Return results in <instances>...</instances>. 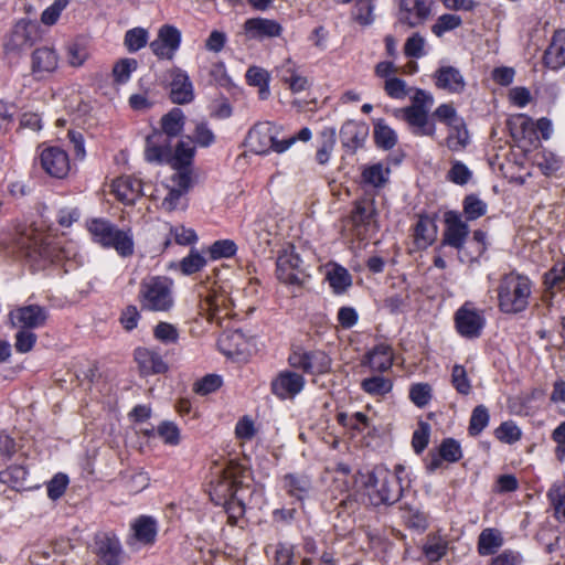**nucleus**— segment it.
<instances>
[{"mask_svg": "<svg viewBox=\"0 0 565 565\" xmlns=\"http://www.w3.org/2000/svg\"><path fill=\"white\" fill-rule=\"evenodd\" d=\"M455 328L465 339H477L481 335L486 326L483 310L477 308L473 302L466 301L457 309L454 316Z\"/></svg>", "mask_w": 565, "mask_h": 565, "instance_id": "nucleus-6", "label": "nucleus"}, {"mask_svg": "<svg viewBox=\"0 0 565 565\" xmlns=\"http://www.w3.org/2000/svg\"><path fill=\"white\" fill-rule=\"evenodd\" d=\"M438 452L440 454L441 458L448 462H457L462 457L459 443L452 438L445 439L440 444Z\"/></svg>", "mask_w": 565, "mask_h": 565, "instance_id": "nucleus-63", "label": "nucleus"}, {"mask_svg": "<svg viewBox=\"0 0 565 565\" xmlns=\"http://www.w3.org/2000/svg\"><path fill=\"white\" fill-rule=\"evenodd\" d=\"M288 363L292 369L309 374H326L331 370V358L321 350L294 351L288 356Z\"/></svg>", "mask_w": 565, "mask_h": 565, "instance_id": "nucleus-7", "label": "nucleus"}, {"mask_svg": "<svg viewBox=\"0 0 565 565\" xmlns=\"http://www.w3.org/2000/svg\"><path fill=\"white\" fill-rule=\"evenodd\" d=\"M47 318L49 311L39 305L20 306L9 313L12 327L26 330L42 328Z\"/></svg>", "mask_w": 565, "mask_h": 565, "instance_id": "nucleus-14", "label": "nucleus"}, {"mask_svg": "<svg viewBox=\"0 0 565 565\" xmlns=\"http://www.w3.org/2000/svg\"><path fill=\"white\" fill-rule=\"evenodd\" d=\"M366 494L372 505L393 504L399 500L402 488L397 484L391 470L375 467L365 482Z\"/></svg>", "mask_w": 565, "mask_h": 565, "instance_id": "nucleus-3", "label": "nucleus"}, {"mask_svg": "<svg viewBox=\"0 0 565 565\" xmlns=\"http://www.w3.org/2000/svg\"><path fill=\"white\" fill-rule=\"evenodd\" d=\"M369 136V127L364 122L348 120L340 129L342 146L351 152L362 148Z\"/></svg>", "mask_w": 565, "mask_h": 565, "instance_id": "nucleus-26", "label": "nucleus"}, {"mask_svg": "<svg viewBox=\"0 0 565 565\" xmlns=\"http://www.w3.org/2000/svg\"><path fill=\"white\" fill-rule=\"evenodd\" d=\"M469 143L470 135L465 120H457L456 124L448 127L445 145L450 151H463Z\"/></svg>", "mask_w": 565, "mask_h": 565, "instance_id": "nucleus-33", "label": "nucleus"}, {"mask_svg": "<svg viewBox=\"0 0 565 565\" xmlns=\"http://www.w3.org/2000/svg\"><path fill=\"white\" fill-rule=\"evenodd\" d=\"M532 295L529 277L511 271L503 275L497 287L498 307L503 313L516 315L526 310Z\"/></svg>", "mask_w": 565, "mask_h": 565, "instance_id": "nucleus-1", "label": "nucleus"}, {"mask_svg": "<svg viewBox=\"0 0 565 565\" xmlns=\"http://www.w3.org/2000/svg\"><path fill=\"white\" fill-rule=\"evenodd\" d=\"M305 377L291 370H282L271 380L270 391L279 399H294L305 387Z\"/></svg>", "mask_w": 565, "mask_h": 565, "instance_id": "nucleus-13", "label": "nucleus"}, {"mask_svg": "<svg viewBox=\"0 0 565 565\" xmlns=\"http://www.w3.org/2000/svg\"><path fill=\"white\" fill-rule=\"evenodd\" d=\"M472 177L471 170L461 161L455 160L451 162V168L447 172L448 181L458 184H467Z\"/></svg>", "mask_w": 565, "mask_h": 565, "instance_id": "nucleus-56", "label": "nucleus"}, {"mask_svg": "<svg viewBox=\"0 0 565 565\" xmlns=\"http://www.w3.org/2000/svg\"><path fill=\"white\" fill-rule=\"evenodd\" d=\"M391 169L382 162L364 166L361 178L362 183L375 189H381L390 180Z\"/></svg>", "mask_w": 565, "mask_h": 565, "instance_id": "nucleus-34", "label": "nucleus"}, {"mask_svg": "<svg viewBox=\"0 0 565 565\" xmlns=\"http://www.w3.org/2000/svg\"><path fill=\"white\" fill-rule=\"evenodd\" d=\"M192 184L190 173L175 172L170 184L167 185L168 193L162 201V207L167 211H173L181 205L182 198L188 193Z\"/></svg>", "mask_w": 565, "mask_h": 565, "instance_id": "nucleus-23", "label": "nucleus"}, {"mask_svg": "<svg viewBox=\"0 0 565 565\" xmlns=\"http://www.w3.org/2000/svg\"><path fill=\"white\" fill-rule=\"evenodd\" d=\"M269 73L258 66H250L246 72V81L249 85L258 87V96L262 100L268 98L269 90Z\"/></svg>", "mask_w": 565, "mask_h": 565, "instance_id": "nucleus-41", "label": "nucleus"}, {"mask_svg": "<svg viewBox=\"0 0 565 565\" xmlns=\"http://www.w3.org/2000/svg\"><path fill=\"white\" fill-rule=\"evenodd\" d=\"M494 434L500 441L505 444H513L522 436L521 429L511 420L502 423Z\"/></svg>", "mask_w": 565, "mask_h": 565, "instance_id": "nucleus-59", "label": "nucleus"}, {"mask_svg": "<svg viewBox=\"0 0 565 565\" xmlns=\"http://www.w3.org/2000/svg\"><path fill=\"white\" fill-rule=\"evenodd\" d=\"M282 487L290 497L303 501L311 490V480L307 475L287 473L282 479Z\"/></svg>", "mask_w": 565, "mask_h": 565, "instance_id": "nucleus-32", "label": "nucleus"}, {"mask_svg": "<svg viewBox=\"0 0 565 565\" xmlns=\"http://www.w3.org/2000/svg\"><path fill=\"white\" fill-rule=\"evenodd\" d=\"M327 279L335 294H343L352 284L351 275L343 267L329 270Z\"/></svg>", "mask_w": 565, "mask_h": 565, "instance_id": "nucleus-48", "label": "nucleus"}, {"mask_svg": "<svg viewBox=\"0 0 565 565\" xmlns=\"http://www.w3.org/2000/svg\"><path fill=\"white\" fill-rule=\"evenodd\" d=\"M274 132L275 124L270 121L257 124L249 130L248 140L255 152L268 154V146Z\"/></svg>", "mask_w": 565, "mask_h": 565, "instance_id": "nucleus-31", "label": "nucleus"}, {"mask_svg": "<svg viewBox=\"0 0 565 565\" xmlns=\"http://www.w3.org/2000/svg\"><path fill=\"white\" fill-rule=\"evenodd\" d=\"M361 388L369 395L383 396L393 388V382L384 376L375 375L366 377L361 382Z\"/></svg>", "mask_w": 565, "mask_h": 565, "instance_id": "nucleus-45", "label": "nucleus"}, {"mask_svg": "<svg viewBox=\"0 0 565 565\" xmlns=\"http://www.w3.org/2000/svg\"><path fill=\"white\" fill-rule=\"evenodd\" d=\"M138 62L135 58H122L113 68L114 81L125 84L130 79L131 73L137 70Z\"/></svg>", "mask_w": 565, "mask_h": 565, "instance_id": "nucleus-54", "label": "nucleus"}, {"mask_svg": "<svg viewBox=\"0 0 565 565\" xmlns=\"http://www.w3.org/2000/svg\"><path fill=\"white\" fill-rule=\"evenodd\" d=\"M547 498L554 511V518L558 522H565V484H553L547 492Z\"/></svg>", "mask_w": 565, "mask_h": 565, "instance_id": "nucleus-46", "label": "nucleus"}, {"mask_svg": "<svg viewBox=\"0 0 565 565\" xmlns=\"http://www.w3.org/2000/svg\"><path fill=\"white\" fill-rule=\"evenodd\" d=\"M444 224L443 244L449 247H462L469 235V226L462 215L457 211H447L444 213Z\"/></svg>", "mask_w": 565, "mask_h": 565, "instance_id": "nucleus-17", "label": "nucleus"}, {"mask_svg": "<svg viewBox=\"0 0 565 565\" xmlns=\"http://www.w3.org/2000/svg\"><path fill=\"white\" fill-rule=\"evenodd\" d=\"M93 552L97 557V565H122L125 559L119 539L109 532L95 535Z\"/></svg>", "mask_w": 565, "mask_h": 565, "instance_id": "nucleus-8", "label": "nucleus"}, {"mask_svg": "<svg viewBox=\"0 0 565 565\" xmlns=\"http://www.w3.org/2000/svg\"><path fill=\"white\" fill-rule=\"evenodd\" d=\"M86 227L94 243L104 247H132L134 237L130 227H118L106 218H92Z\"/></svg>", "mask_w": 565, "mask_h": 565, "instance_id": "nucleus-4", "label": "nucleus"}, {"mask_svg": "<svg viewBox=\"0 0 565 565\" xmlns=\"http://www.w3.org/2000/svg\"><path fill=\"white\" fill-rule=\"evenodd\" d=\"M431 397L433 388L428 383H416L409 388V398L419 408L427 406Z\"/></svg>", "mask_w": 565, "mask_h": 565, "instance_id": "nucleus-55", "label": "nucleus"}, {"mask_svg": "<svg viewBox=\"0 0 565 565\" xmlns=\"http://www.w3.org/2000/svg\"><path fill=\"white\" fill-rule=\"evenodd\" d=\"M170 98L178 105L189 104L194 99L193 84L188 73L181 68L171 71Z\"/></svg>", "mask_w": 565, "mask_h": 565, "instance_id": "nucleus-24", "label": "nucleus"}, {"mask_svg": "<svg viewBox=\"0 0 565 565\" xmlns=\"http://www.w3.org/2000/svg\"><path fill=\"white\" fill-rule=\"evenodd\" d=\"M134 540L143 545L154 542L157 535L156 521L150 516H140L131 525Z\"/></svg>", "mask_w": 565, "mask_h": 565, "instance_id": "nucleus-37", "label": "nucleus"}, {"mask_svg": "<svg viewBox=\"0 0 565 565\" xmlns=\"http://www.w3.org/2000/svg\"><path fill=\"white\" fill-rule=\"evenodd\" d=\"M185 117L180 108H172L161 118L162 132L169 139L179 136L184 128Z\"/></svg>", "mask_w": 565, "mask_h": 565, "instance_id": "nucleus-39", "label": "nucleus"}, {"mask_svg": "<svg viewBox=\"0 0 565 565\" xmlns=\"http://www.w3.org/2000/svg\"><path fill=\"white\" fill-rule=\"evenodd\" d=\"M149 39V33L143 28H134L125 34V46L131 53L137 52L146 46Z\"/></svg>", "mask_w": 565, "mask_h": 565, "instance_id": "nucleus-52", "label": "nucleus"}, {"mask_svg": "<svg viewBox=\"0 0 565 565\" xmlns=\"http://www.w3.org/2000/svg\"><path fill=\"white\" fill-rule=\"evenodd\" d=\"M277 277L287 285L300 286L303 281V260L295 249H282L277 257Z\"/></svg>", "mask_w": 565, "mask_h": 565, "instance_id": "nucleus-10", "label": "nucleus"}, {"mask_svg": "<svg viewBox=\"0 0 565 565\" xmlns=\"http://www.w3.org/2000/svg\"><path fill=\"white\" fill-rule=\"evenodd\" d=\"M60 57L52 46H40L31 54V74L38 81L47 78L58 67Z\"/></svg>", "mask_w": 565, "mask_h": 565, "instance_id": "nucleus-16", "label": "nucleus"}, {"mask_svg": "<svg viewBox=\"0 0 565 565\" xmlns=\"http://www.w3.org/2000/svg\"><path fill=\"white\" fill-rule=\"evenodd\" d=\"M374 9L373 0H355L351 18L360 25H371L375 20Z\"/></svg>", "mask_w": 565, "mask_h": 565, "instance_id": "nucleus-44", "label": "nucleus"}, {"mask_svg": "<svg viewBox=\"0 0 565 565\" xmlns=\"http://www.w3.org/2000/svg\"><path fill=\"white\" fill-rule=\"evenodd\" d=\"M434 84L438 89L448 94H461L467 83L459 68L451 65H440L433 74Z\"/></svg>", "mask_w": 565, "mask_h": 565, "instance_id": "nucleus-21", "label": "nucleus"}, {"mask_svg": "<svg viewBox=\"0 0 565 565\" xmlns=\"http://www.w3.org/2000/svg\"><path fill=\"white\" fill-rule=\"evenodd\" d=\"M215 491L220 492L226 503V512L228 513V521L231 524L236 523V519L244 513V505L242 502L234 500L236 491L232 481L225 480L217 484Z\"/></svg>", "mask_w": 565, "mask_h": 565, "instance_id": "nucleus-35", "label": "nucleus"}, {"mask_svg": "<svg viewBox=\"0 0 565 565\" xmlns=\"http://www.w3.org/2000/svg\"><path fill=\"white\" fill-rule=\"evenodd\" d=\"M138 301L142 310L168 312L174 307V281L167 276H148L139 285Z\"/></svg>", "mask_w": 565, "mask_h": 565, "instance_id": "nucleus-2", "label": "nucleus"}, {"mask_svg": "<svg viewBox=\"0 0 565 565\" xmlns=\"http://www.w3.org/2000/svg\"><path fill=\"white\" fill-rule=\"evenodd\" d=\"M40 40L41 31L39 24L31 20L21 19L6 35L2 49L7 56L18 57Z\"/></svg>", "mask_w": 565, "mask_h": 565, "instance_id": "nucleus-5", "label": "nucleus"}, {"mask_svg": "<svg viewBox=\"0 0 565 565\" xmlns=\"http://www.w3.org/2000/svg\"><path fill=\"white\" fill-rule=\"evenodd\" d=\"M41 166L51 177L63 179L71 169L70 158L60 147H47L40 154Z\"/></svg>", "mask_w": 565, "mask_h": 565, "instance_id": "nucleus-18", "label": "nucleus"}, {"mask_svg": "<svg viewBox=\"0 0 565 565\" xmlns=\"http://www.w3.org/2000/svg\"><path fill=\"white\" fill-rule=\"evenodd\" d=\"M433 0H399L397 21L409 28L425 23L431 14Z\"/></svg>", "mask_w": 565, "mask_h": 565, "instance_id": "nucleus-12", "label": "nucleus"}, {"mask_svg": "<svg viewBox=\"0 0 565 565\" xmlns=\"http://www.w3.org/2000/svg\"><path fill=\"white\" fill-rule=\"evenodd\" d=\"M489 412L483 405H478L472 411L469 422V434L471 436H478L489 424Z\"/></svg>", "mask_w": 565, "mask_h": 565, "instance_id": "nucleus-53", "label": "nucleus"}, {"mask_svg": "<svg viewBox=\"0 0 565 565\" xmlns=\"http://www.w3.org/2000/svg\"><path fill=\"white\" fill-rule=\"evenodd\" d=\"M393 362L394 352L392 347L386 343H380L364 355L362 364L369 365L373 372L384 373L392 367Z\"/></svg>", "mask_w": 565, "mask_h": 565, "instance_id": "nucleus-28", "label": "nucleus"}, {"mask_svg": "<svg viewBox=\"0 0 565 565\" xmlns=\"http://www.w3.org/2000/svg\"><path fill=\"white\" fill-rule=\"evenodd\" d=\"M134 355L140 373L145 376L162 374L168 371V364L160 353L153 349L137 348Z\"/></svg>", "mask_w": 565, "mask_h": 565, "instance_id": "nucleus-25", "label": "nucleus"}, {"mask_svg": "<svg viewBox=\"0 0 565 565\" xmlns=\"http://www.w3.org/2000/svg\"><path fill=\"white\" fill-rule=\"evenodd\" d=\"M451 384L459 394L468 395L471 392V383L465 366L460 364L452 366Z\"/></svg>", "mask_w": 565, "mask_h": 565, "instance_id": "nucleus-57", "label": "nucleus"}, {"mask_svg": "<svg viewBox=\"0 0 565 565\" xmlns=\"http://www.w3.org/2000/svg\"><path fill=\"white\" fill-rule=\"evenodd\" d=\"M374 140L379 148L391 150L396 146L398 137L396 131L381 119L374 125Z\"/></svg>", "mask_w": 565, "mask_h": 565, "instance_id": "nucleus-43", "label": "nucleus"}, {"mask_svg": "<svg viewBox=\"0 0 565 565\" xmlns=\"http://www.w3.org/2000/svg\"><path fill=\"white\" fill-rule=\"evenodd\" d=\"M430 426L428 423L420 422L412 437V446L416 454H422L429 443Z\"/></svg>", "mask_w": 565, "mask_h": 565, "instance_id": "nucleus-62", "label": "nucleus"}, {"mask_svg": "<svg viewBox=\"0 0 565 565\" xmlns=\"http://www.w3.org/2000/svg\"><path fill=\"white\" fill-rule=\"evenodd\" d=\"M543 62L553 71L565 67V29L554 32L551 43L544 52Z\"/></svg>", "mask_w": 565, "mask_h": 565, "instance_id": "nucleus-27", "label": "nucleus"}, {"mask_svg": "<svg viewBox=\"0 0 565 565\" xmlns=\"http://www.w3.org/2000/svg\"><path fill=\"white\" fill-rule=\"evenodd\" d=\"M557 270L550 269L544 275V292L543 300L551 302L556 291H561L565 288V280L557 274Z\"/></svg>", "mask_w": 565, "mask_h": 565, "instance_id": "nucleus-51", "label": "nucleus"}, {"mask_svg": "<svg viewBox=\"0 0 565 565\" xmlns=\"http://www.w3.org/2000/svg\"><path fill=\"white\" fill-rule=\"evenodd\" d=\"M236 249H191L188 256L182 258L178 264L172 263L170 268H178L181 274L189 276L200 271L207 263L206 255L210 258H230L233 257Z\"/></svg>", "mask_w": 565, "mask_h": 565, "instance_id": "nucleus-11", "label": "nucleus"}, {"mask_svg": "<svg viewBox=\"0 0 565 565\" xmlns=\"http://www.w3.org/2000/svg\"><path fill=\"white\" fill-rule=\"evenodd\" d=\"M503 544V537L498 530L484 529L478 537V553L482 556L494 554Z\"/></svg>", "mask_w": 565, "mask_h": 565, "instance_id": "nucleus-40", "label": "nucleus"}, {"mask_svg": "<svg viewBox=\"0 0 565 565\" xmlns=\"http://www.w3.org/2000/svg\"><path fill=\"white\" fill-rule=\"evenodd\" d=\"M70 0H54L41 14V22L45 25H54L63 10L68 6Z\"/></svg>", "mask_w": 565, "mask_h": 565, "instance_id": "nucleus-60", "label": "nucleus"}, {"mask_svg": "<svg viewBox=\"0 0 565 565\" xmlns=\"http://www.w3.org/2000/svg\"><path fill=\"white\" fill-rule=\"evenodd\" d=\"M462 25V19L456 13H444L439 15L435 23L431 25V32L441 38L447 32H451Z\"/></svg>", "mask_w": 565, "mask_h": 565, "instance_id": "nucleus-47", "label": "nucleus"}, {"mask_svg": "<svg viewBox=\"0 0 565 565\" xmlns=\"http://www.w3.org/2000/svg\"><path fill=\"white\" fill-rule=\"evenodd\" d=\"M447 542L440 537H431L424 546L426 557L431 562L439 561L447 553Z\"/></svg>", "mask_w": 565, "mask_h": 565, "instance_id": "nucleus-61", "label": "nucleus"}, {"mask_svg": "<svg viewBox=\"0 0 565 565\" xmlns=\"http://www.w3.org/2000/svg\"><path fill=\"white\" fill-rule=\"evenodd\" d=\"M404 54L407 57L420 58L425 52V39L419 33H414L404 44Z\"/></svg>", "mask_w": 565, "mask_h": 565, "instance_id": "nucleus-64", "label": "nucleus"}, {"mask_svg": "<svg viewBox=\"0 0 565 565\" xmlns=\"http://www.w3.org/2000/svg\"><path fill=\"white\" fill-rule=\"evenodd\" d=\"M171 153V140L163 134L154 132L147 137L145 148L146 161L157 164H170Z\"/></svg>", "mask_w": 565, "mask_h": 565, "instance_id": "nucleus-22", "label": "nucleus"}, {"mask_svg": "<svg viewBox=\"0 0 565 565\" xmlns=\"http://www.w3.org/2000/svg\"><path fill=\"white\" fill-rule=\"evenodd\" d=\"M64 249H26L25 258L33 270H41L55 262L57 252Z\"/></svg>", "mask_w": 565, "mask_h": 565, "instance_id": "nucleus-42", "label": "nucleus"}, {"mask_svg": "<svg viewBox=\"0 0 565 565\" xmlns=\"http://www.w3.org/2000/svg\"><path fill=\"white\" fill-rule=\"evenodd\" d=\"M463 213L469 221L477 220L487 213L488 205L476 194H469L462 202Z\"/></svg>", "mask_w": 565, "mask_h": 565, "instance_id": "nucleus-49", "label": "nucleus"}, {"mask_svg": "<svg viewBox=\"0 0 565 565\" xmlns=\"http://www.w3.org/2000/svg\"><path fill=\"white\" fill-rule=\"evenodd\" d=\"M28 476L23 466L12 465L6 470L0 471V481L11 488L22 487Z\"/></svg>", "mask_w": 565, "mask_h": 565, "instance_id": "nucleus-50", "label": "nucleus"}, {"mask_svg": "<svg viewBox=\"0 0 565 565\" xmlns=\"http://www.w3.org/2000/svg\"><path fill=\"white\" fill-rule=\"evenodd\" d=\"M383 89L393 99H404L409 93L406 82L396 76L387 78L384 82Z\"/></svg>", "mask_w": 565, "mask_h": 565, "instance_id": "nucleus-58", "label": "nucleus"}, {"mask_svg": "<svg viewBox=\"0 0 565 565\" xmlns=\"http://www.w3.org/2000/svg\"><path fill=\"white\" fill-rule=\"evenodd\" d=\"M164 232H168V237L164 242V247H169L172 244L185 246L194 245L198 242V236L192 228H186L183 225L174 227L164 225Z\"/></svg>", "mask_w": 565, "mask_h": 565, "instance_id": "nucleus-38", "label": "nucleus"}, {"mask_svg": "<svg viewBox=\"0 0 565 565\" xmlns=\"http://www.w3.org/2000/svg\"><path fill=\"white\" fill-rule=\"evenodd\" d=\"M437 224L429 216H420L414 231L415 243L418 247H427L437 238Z\"/></svg>", "mask_w": 565, "mask_h": 565, "instance_id": "nucleus-36", "label": "nucleus"}, {"mask_svg": "<svg viewBox=\"0 0 565 565\" xmlns=\"http://www.w3.org/2000/svg\"><path fill=\"white\" fill-rule=\"evenodd\" d=\"M113 193L125 204H132L142 191L141 181L130 175L117 178L111 184Z\"/></svg>", "mask_w": 565, "mask_h": 565, "instance_id": "nucleus-30", "label": "nucleus"}, {"mask_svg": "<svg viewBox=\"0 0 565 565\" xmlns=\"http://www.w3.org/2000/svg\"><path fill=\"white\" fill-rule=\"evenodd\" d=\"M195 156V147L193 140L188 138L186 140H180L175 149H172L170 166L175 172L190 173L192 177V162Z\"/></svg>", "mask_w": 565, "mask_h": 565, "instance_id": "nucleus-29", "label": "nucleus"}, {"mask_svg": "<svg viewBox=\"0 0 565 565\" xmlns=\"http://www.w3.org/2000/svg\"><path fill=\"white\" fill-rule=\"evenodd\" d=\"M375 200L372 198H362L354 202L351 212V222L356 230V235L363 239L364 233L369 227H374L376 223Z\"/></svg>", "mask_w": 565, "mask_h": 565, "instance_id": "nucleus-20", "label": "nucleus"}, {"mask_svg": "<svg viewBox=\"0 0 565 565\" xmlns=\"http://www.w3.org/2000/svg\"><path fill=\"white\" fill-rule=\"evenodd\" d=\"M181 44V32L166 24L159 29L157 38L150 43L152 53L161 60H172Z\"/></svg>", "mask_w": 565, "mask_h": 565, "instance_id": "nucleus-15", "label": "nucleus"}, {"mask_svg": "<svg viewBox=\"0 0 565 565\" xmlns=\"http://www.w3.org/2000/svg\"><path fill=\"white\" fill-rule=\"evenodd\" d=\"M243 29L247 39L257 41L279 38L284 32L278 21L260 17L247 19Z\"/></svg>", "mask_w": 565, "mask_h": 565, "instance_id": "nucleus-19", "label": "nucleus"}, {"mask_svg": "<svg viewBox=\"0 0 565 565\" xmlns=\"http://www.w3.org/2000/svg\"><path fill=\"white\" fill-rule=\"evenodd\" d=\"M427 109L404 107L396 109L394 116L407 124L409 131L416 137H434L436 125L430 120Z\"/></svg>", "mask_w": 565, "mask_h": 565, "instance_id": "nucleus-9", "label": "nucleus"}]
</instances>
